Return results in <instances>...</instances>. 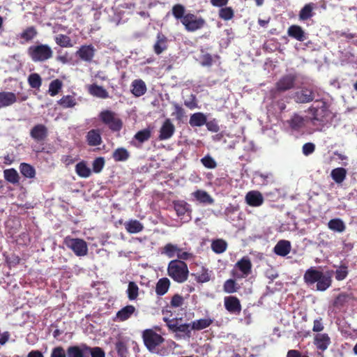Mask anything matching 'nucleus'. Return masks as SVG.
Returning a JSON list of instances; mask_svg holds the SVG:
<instances>
[{"label": "nucleus", "mask_w": 357, "mask_h": 357, "mask_svg": "<svg viewBox=\"0 0 357 357\" xmlns=\"http://www.w3.org/2000/svg\"><path fill=\"white\" fill-rule=\"evenodd\" d=\"M311 114L310 121L316 126V130L321 131L323 128L332 120V114L328 109L327 104L324 101L316 100L307 109Z\"/></svg>", "instance_id": "obj_1"}, {"label": "nucleus", "mask_w": 357, "mask_h": 357, "mask_svg": "<svg viewBox=\"0 0 357 357\" xmlns=\"http://www.w3.org/2000/svg\"><path fill=\"white\" fill-rule=\"evenodd\" d=\"M167 273L174 281L182 283L188 279L189 271L183 261L172 260L168 264Z\"/></svg>", "instance_id": "obj_2"}, {"label": "nucleus", "mask_w": 357, "mask_h": 357, "mask_svg": "<svg viewBox=\"0 0 357 357\" xmlns=\"http://www.w3.org/2000/svg\"><path fill=\"white\" fill-rule=\"evenodd\" d=\"M27 53L34 62L46 61L53 56V51L51 47L42 43H36L30 46L27 50Z\"/></svg>", "instance_id": "obj_3"}, {"label": "nucleus", "mask_w": 357, "mask_h": 357, "mask_svg": "<svg viewBox=\"0 0 357 357\" xmlns=\"http://www.w3.org/2000/svg\"><path fill=\"white\" fill-rule=\"evenodd\" d=\"M144 345L151 352H154L156 347L160 346L165 339L153 329H146L142 333Z\"/></svg>", "instance_id": "obj_4"}, {"label": "nucleus", "mask_w": 357, "mask_h": 357, "mask_svg": "<svg viewBox=\"0 0 357 357\" xmlns=\"http://www.w3.org/2000/svg\"><path fill=\"white\" fill-rule=\"evenodd\" d=\"M100 120L113 131H119L122 128V121L116 114L110 110H104L100 113Z\"/></svg>", "instance_id": "obj_5"}, {"label": "nucleus", "mask_w": 357, "mask_h": 357, "mask_svg": "<svg viewBox=\"0 0 357 357\" xmlns=\"http://www.w3.org/2000/svg\"><path fill=\"white\" fill-rule=\"evenodd\" d=\"M64 243L77 256H84L87 254V245L82 239L66 237L64 239Z\"/></svg>", "instance_id": "obj_6"}, {"label": "nucleus", "mask_w": 357, "mask_h": 357, "mask_svg": "<svg viewBox=\"0 0 357 357\" xmlns=\"http://www.w3.org/2000/svg\"><path fill=\"white\" fill-rule=\"evenodd\" d=\"M315 91L312 87H302L294 95V99L297 103H308L315 98Z\"/></svg>", "instance_id": "obj_7"}, {"label": "nucleus", "mask_w": 357, "mask_h": 357, "mask_svg": "<svg viewBox=\"0 0 357 357\" xmlns=\"http://www.w3.org/2000/svg\"><path fill=\"white\" fill-rule=\"evenodd\" d=\"M182 24L185 29L190 31H194L202 28L204 24V20L202 18H197L192 14L185 15L181 20Z\"/></svg>", "instance_id": "obj_8"}, {"label": "nucleus", "mask_w": 357, "mask_h": 357, "mask_svg": "<svg viewBox=\"0 0 357 357\" xmlns=\"http://www.w3.org/2000/svg\"><path fill=\"white\" fill-rule=\"evenodd\" d=\"M174 207L177 215L181 218L183 222H187L191 220L189 205L185 202H174Z\"/></svg>", "instance_id": "obj_9"}, {"label": "nucleus", "mask_w": 357, "mask_h": 357, "mask_svg": "<svg viewBox=\"0 0 357 357\" xmlns=\"http://www.w3.org/2000/svg\"><path fill=\"white\" fill-rule=\"evenodd\" d=\"M296 76L293 74L284 75L276 84V89L278 91H285L294 86Z\"/></svg>", "instance_id": "obj_10"}, {"label": "nucleus", "mask_w": 357, "mask_h": 357, "mask_svg": "<svg viewBox=\"0 0 357 357\" xmlns=\"http://www.w3.org/2000/svg\"><path fill=\"white\" fill-rule=\"evenodd\" d=\"M96 50L92 45H82L76 52V56L84 61L90 63L93 61Z\"/></svg>", "instance_id": "obj_11"}, {"label": "nucleus", "mask_w": 357, "mask_h": 357, "mask_svg": "<svg viewBox=\"0 0 357 357\" xmlns=\"http://www.w3.org/2000/svg\"><path fill=\"white\" fill-rule=\"evenodd\" d=\"M175 128L170 119L165 121L160 129L159 139L165 140L169 139L174 133Z\"/></svg>", "instance_id": "obj_12"}, {"label": "nucleus", "mask_w": 357, "mask_h": 357, "mask_svg": "<svg viewBox=\"0 0 357 357\" xmlns=\"http://www.w3.org/2000/svg\"><path fill=\"white\" fill-rule=\"evenodd\" d=\"M47 128L43 124H37L30 131L31 137L37 142L43 141L47 136Z\"/></svg>", "instance_id": "obj_13"}, {"label": "nucleus", "mask_w": 357, "mask_h": 357, "mask_svg": "<svg viewBox=\"0 0 357 357\" xmlns=\"http://www.w3.org/2000/svg\"><path fill=\"white\" fill-rule=\"evenodd\" d=\"M287 34L289 37L301 42H303L307 38V34L304 30L298 25L290 26L288 28Z\"/></svg>", "instance_id": "obj_14"}, {"label": "nucleus", "mask_w": 357, "mask_h": 357, "mask_svg": "<svg viewBox=\"0 0 357 357\" xmlns=\"http://www.w3.org/2000/svg\"><path fill=\"white\" fill-rule=\"evenodd\" d=\"M225 308L231 313L239 314L241 306L239 300L234 296H229L225 298Z\"/></svg>", "instance_id": "obj_15"}, {"label": "nucleus", "mask_w": 357, "mask_h": 357, "mask_svg": "<svg viewBox=\"0 0 357 357\" xmlns=\"http://www.w3.org/2000/svg\"><path fill=\"white\" fill-rule=\"evenodd\" d=\"M17 101V96L13 92H0V109L12 105Z\"/></svg>", "instance_id": "obj_16"}, {"label": "nucleus", "mask_w": 357, "mask_h": 357, "mask_svg": "<svg viewBox=\"0 0 357 357\" xmlns=\"http://www.w3.org/2000/svg\"><path fill=\"white\" fill-rule=\"evenodd\" d=\"M245 200L247 204L251 206H259L264 202V197L258 191H250L247 193Z\"/></svg>", "instance_id": "obj_17"}, {"label": "nucleus", "mask_w": 357, "mask_h": 357, "mask_svg": "<svg viewBox=\"0 0 357 357\" xmlns=\"http://www.w3.org/2000/svg\"><path fill=\"white\" fill-rule=\"evenodd\" d=\"M314 343L318 349L323 351L330 345L331 339L326 333H318L314 336Z\"/></svg>", "instance_id": "obj_18"}, {"label": "nucleus", "mask_w": 357, "mask_h": 357, "mask_svg": "<svg viewBox=\"0 0 357 357\" xmlns=\"http://www.w3.org/2000/svg\"><path fill=\"white\" fill-rule=\"evenodd\" d=\"M86 138L88 144L91 146H99L102 143L100 132L98 129L89 130L86 134Z\"/></svg>", "instance_id": "obj_19"}, {"label": "nucleus", "mask_w": 357, "mask_h": 357, "mask_svg": "<svg viewBox=\"0 0 357 357\" xmlns=\"http://www.w3.org/2000/svg\"><path fill=\"white\" fill-rule=\"evenodd\" d=\"M332 273H321V276L317 282L316 287L318 291H325L331 285L332 282Z\"/></svg>", "instance_id": "obj_20"}, {"label": "nucleus", "mask_w": 357, "mask_h": 357, "mask_svg": "<svg viewBox=\"0 0 357 357\" xmlns=\"http://www.w3.org/2000/svg\"><path fill=\"white\" fill-rule=\"evenodd\" d=\"M274 252L279 256L285 257L291 250L290 242L285 240H281L274 247Z\"/></svg>", "instance_id": "obj_21"}, {"label": "nucleus", "mask_w": 357, "mask_h": 357, "mask_svg": "<svg viewBox=\"0 0 357 357\" xmlns=\"http://www.w3.org/2000/svg\"><path fill=\"white\" fill-rule=\"evenodd\" d=\"M322 273L316 269L310 268L304 274V280L308 285L311 286L317 282Z\"/></svg>", "instance_id": "obj_22"}, {"label": "nucleus", "mask_w": 357, "mask_h": 357, "mask_svg": "<svg viewBox=\"0 0 357 357\" xmlns=\"http://www.w3.org/2000/svg\"><path fill=\"white\" fill-rule=\"evenodd\" d=\"M287 123L291 130L298 131L305 126V119L297 114H294Z\"/></svg>", "instance_id": "obj_23"}, {"label": "nucleus", "mask_w": 357, "mask_h": 357, "mask_svg": "<svg viewBox=\"0 0 357 357\" xmlns=\"http://www.w3.org/2000/svg\"><path fill=\"white\" fill-rule=\"evenodd\" d=\"M236 267L242 272L241 277L247 276L251 272L252 264L248 257H244L236 264Z\"/></svg>", "instance_id": "obj_24"}, {"label": "nucleus", "mask_w": 357, "mask_h": 357, "mask_svg": "<svg viewBox=\"0 0 357 357\" xmlns=\"http://www.w3.org/2000/svg\"><path fill=\"white\" fill-rule=\"evenodd\" d=\"M89 93L95 97L105 99L109 98V93L102 86L96 84L90 85L88 88Z\"/></svg>", "instance_id": "obj_25"}, {"label": "nucleus", "mask_w": 357, "mask_h": 357, "mask_svg": "<svg viewBox=\"0 0 357 357\" xmlns=\"http://www.w3.org/2000/svg\"><path fill=\"white\" fill-rule=\"evenodd\" d=\"M84 347H86V344L69 347L67 349V357H85L86 350L84 349Z\"/></svg>", "instance_id": "obj_26"}, {"label": "nucleus", "mask_w": 357, "mask_h": 357, "mask_svg": "<svg viewBox=\"0 0 357 357\" xmlns=\"http://www.w3.org/2000/svg\"><path fill=\"white\" fill-rule=\"evenodd\" d=\"M146 91V86L142 79L134 80L132 83L131 92L136 97L143 96Z\"/></svg>", "instance_id": "obj_27"}, {"label": "nucleus", "mask_w": 357, "mask_h": 357, "mask_svg": "<svg viewBox=\"0 0 357 357\" xmlns=\"http://www.w3.org/2000/svg\"><path fill=\"white\" fill-rule=\"evenodd\" d=\"M126 231L130 234H136L144 229L143 225L137 220H130L124 223Z\"/></svg>", "instance_id": "obj_28"}, {"label": "nucleus", "mask_w": 357, "mask_h": 357, "mask_svg": "<svg viewBox=\"0 0 357 357\" xmlns=\"http://www.w3.org/2000/svg\"><path fill=\"white\" fill-rule=\"evenodd\" d=\"M136 311L133 305H127L116 313V319L123 321L128 319Z\"/></svg>", "instance_id": "obj_29"}, {"label": "nucleus", "mask_w": 357, "mask_h": 357, "mask_svg": "<svg viewBox=\"0 0 357 357\" xmlns=\"http://www.w3.org/2000/svg\"><path fill=\"white\" fill-rule=\"evenodd\" d=\"M206 116L202 112H197L190 116L189 123L192 127H200L205 125Z\"/></svg>", "instance_id": "obj_30"}, {"label": "nucleus", "mask_w": 357, "mask_h": 357, "mask_svg": "<svg viewBox=\"0 0 357 357\" xmlns=\"http://www.w3.org/2000/svg\"><path fill=\"white\" fill-rule=\"evenodd\" d=\"M167 39L163 34H158L157 40L153 46V50L156 54H161L167 48Z\"/></svg>", "instance_id": "obj_31"}, {"label": "nucleus", "mask_w": 357, "mask_h": 357, "mask_svg": "<svg viewBox=\"0 0 357 357\" xmlns=\"http://www.w3.org/2000/svg\"><path fill=\"white\" fill-rule=\"evenodd\" d=\"M328 227L332 231L342 233L346 229L344 222L340 218L331 220L328 223Z\"/></svg>", "instance_id": "obj_32"}, {"label": "nucleus", "mask_w": 357, "mask_h": 357, "mask_svg": "<svg viewBox=\"0 0 357 357\" xmlns=\"http://www.w3.org/2000/svg\"><path fill=\"white\" fill-rule=\"evenodd\" d=\"M179 251L180 248L177 245L167 243L162 248L161 253L167 255L169 258H173L177 256Z\"/></svg>", "instance_id": "obj_33"}, {"label": "nucleus", "mask_w": 357, "mask_h": 357, "mask_svg": "<svg viewBox=\"0 0 357 357\" xmlns=\"http://www.w3.org/2000/svg\"><path fill=\"white\" fill-rule=\"evenodd\" d=\"M3 175L5 179L12 184H17L20 181V176L15 169H5Z\"/></svg>", "instance_id": "obj_34"}, {"label": "nucleus", "mask_w": 357, "mask_h": 357, "mask_svg": "<svg viewBox=\"0 0 357 357\" xmlns=\"http://www.w3.org/2000/svg\"><path fill=\"white\" fill-rule=\"evenodd\" d=\"M170 282L168 278H163L158 280L156 284L155 292L158 295H164L169 289Z\"/></svg>", "instance_id": "obj_35"}, {"label": "nucleus", "mask_w": 357, "mask_h": 357, "mask_svg": "<svg viewBox=\"0 0 357 357\" xmlns=\"http://www.w3.org/2000/svg\"><path fill=\"white\" fill-rule=\"evenodd\" d=\"M347 171L344 168L338 167L333 169L331 173L332 178L337 183H341L346 178Z\"/></svg>", "instance_id": "obj_36"}, {"label": "nucleus", "mask_w": 357, "mask_h": 357, "mask_svg": "<svg viewBox=\"0 0 357 357\" xmlns=\"http://www.w3.org/2000/svg\"><path fill=\"white\" fill-rule=\"evenodd\" d=\"M21 174L26 178H33L36 175L34 167L27 163H21L20 166Z\"/></svg>", "instance_id": "obj_37"}, {"label": "nucleus", "mask_w": 357, "mask_h": 357, "mask_svg": "<svg viewBox=\"0 0 357 357\" xmlns=\"http://www.w3.org/2000/svg\"><path fill=\"white\" fill-rule=\"evenodd\" d=\"M211 319H201L191 323L192 330L200 331L208 327L212 324Z\"/></svg>", "instance_id": "obj_38"}, {"label": "nucleus", "mask_w": 357, "mask_h": 357, "mask_svg": "<svg viewBox=\"0 0 357 357\" xmlns=\"http://www.w3.org/2000/svg\"><path fill=\"white\" fill-rule=\"evenodd\" d=\"M195 197L200 202L204 204H211L213 203V199L204 190H197L194 192Z\"/></svg>", "instance_id": "obj_39"}, {"label": "nucleus", "mask_w": 357, "mask_h": 357, "mask_svg": "<svg viewBox=\"0 0 357 357\" xmlns=\"http://www.w3.org/2000/svg\"><path fill=\"white\" fill-rule=\"evenodd\" d=\"M314 4L310 3L304 6L299 13V18L301 20H306L313 15Z\"/></svg>", "instance_id": "obj_40"}, {"label": "nucleus", "mask_w": 357, "mask_h": 357, "mask_svg": "<svg viewBox=\"0 0 357 357\" xmlns=\"http://www.w3.org/2000/svg\"><path fill=\"white\" fill-rule=\"evenodd\" d=\"M57 102L63 108H71L77 104L75 98L69 95L63 96Z\"/></svg>", "instance_id": "obj_41"}, {"label": "nucleus", "mask_w": 357, "mask_h": 357, "mask_svg": "<svg viewBox=\"0 0 357 357\" xmlns=\"http://www.w3.org/2000/svg\"><path fill=\"white\" fill-rule=\"evenodd\" d=\"M55 42L62 47H71L73 44L70 37L64 34H59L55 37Z\"/></svg>", "instance_id": "obj_42"}, {"label": "nucleus", "mask_w": 357, "mask_h": 357, "mask_svg": "<svg viewBox=\"0 0 357 357\" xmlns=\"http://www.w3.org/2000/svg\"><path fill=\"white\" fill-rule=\"evenodd\" d=\"M37 33V31L33 26H29L20 33V38L28 42L33 39Z\"/></svg>", "instance_id": "obj_43"}, {"label": "nucleus", "mask_w": 357, "mask_h": 357, "mask_svg": "<svg viewBox=\"0 0 357 357\" xmlns=\"http://www.w3.org/2000/svg\"><path fill=\"white\" fill-rule=\"evenodd\" d=\"M130 156L128 151L123 148H119L113 153V158L116 161H125Z\"/></svg>", "instance_id": "obj_44"}, {"label": "nucleus", "mask_w": 357, "mask_h": 357, "mask_svg": "<svg viewBox=\"0 0 357 357\" xmlns=\"http://www.w3.org/2000/svg\"><path fill=\"white\" fill-rule=\"evenodd\" d=\"M227 243L222 239L213 241L211 244V248L215 253H222L226 250Z\"/></svg>", "instance_id": "obj_45"}, {"label": "nucleus", "mask_w": 357, "mask_h": 357, "mask_svg": "<svg viewBox=\"0 0 357 357\" xmlns=\"http://www.w3.org/2000/svg\"><path fill=\"white\" fill-rule=\"evenodd\" d=\"M75 170L79 176L84 178L89 177L91 173V169L82 162L76 165Z\"/></svg>", "instance_id": "obj_46"}, {"label": "nucleus", "mask_w": 357, "mask_h": 357, "mask_svg": "<svg viewBox=\"0 0 357 357\" xmlns=\"http://www.w3.org/2000/svg\"><path fill=\"white\" fill-rule=\"evenodd\" d=\"M28 83L31 88L39 89L42 84V79L38 73H31L28 77Z\"/></svg>", "instance_id": "obj_47"}, {"label": "nucleus", "mask_w": 357, "mask_h": 357, "mask_svg": "<svg viewBox=\"0 0 357 357\" xmlns=\"http://www.w3.org/2000/svg\"><path fill=\"white\" fill-rule=\"evenodd\" d=\"M335 279L338 281L343 280L348 275V266L345 264H342L337 267L335 272Z\"/></svg>", "instance_id": "obj_48"}, {"label": "nucleus", "mask_w": 357, "mask_h": 357, "mask_svg": "<svg viewBox=\"0 0 357 357\" xmlns=\"http://www.w3.org/2000/svg\"><path fill=\"white\" fill-rule=\"evenodd\" d=\"M62 87V82L56 79L50 82L48 92L51 96L59 93Z\"/></svg>", "instance_id": "obj_49"}, {"label": "nucleus", "mask_w": 357, "mask_h": 357, "mask_svg": "<svg viewBox=\"0 0 357 357\" xmlns=\"http://www.w3.org/2000/svg\"><path fill=\"white\" fill-rule=\"evenodd\" d=\"M84 349L86 350V355L90 354L91 357H105V353L100 347H90L86 345Z\"/></svg>", "instance_id": "obj_50"}, {"label": "nucleus", "mask_w": 357, "mask_h": 357, "mask_svg": "<svg viewBox=\"0 0 357 357\" xmlns=\"http://www.w3.org/2000/svg\"><path fill=\"white\" fill-rule=\"evenodd\" d=\"M139 288L135 282H130L127 289L128 297L130 300H135L138 296Z\"/></svg>", "instance_id": "obj_51"}, {"label": "nucleus", "mask_w": 357, "mask_h": 357, "mask_svg": "<svg viewBox=\"0 0 357 357\" xmlns=\"http://www.w3.org/2000/svg\"><path fill=\"white\" fill-rule=\"evenodd\" d=\"M219 16L225 20H229L234 17V10L231 7L222 8L219 10Z\"/></svg>", "instance_id": "obj_52"}, {"label": "nucleus", "mask_w": 357, "mask_h": 357, "mask_svg": "<svg viewBox=\"0 0 357 357\" xmlns=\"http://www.w3.org/2000/svg\"><path fill=\"white\" fill-rule=\"evenodd\" d=\"M202 165L208 169H214L217 166L215 160L209 155H206L201 159Z\"/></svg>", "instance_id": "obj_53"}, {"label": "nucleus", "mask_w": 357, "mask_h": 357, "mask_svg": "<svg viewBox=\"0 0 357 357\" xmlns=\"http://www.w3.org/2000/svg\"><path fill=\"white\" fill-rule=\"evenodd\" d=\"M151 136L150 130L147 129H144L143 130H140L136 133L135 135V138L140 142H144L149 139Z\"/></svg>", "instance_id": "obj_54"}, {"label": "nucleus", "mask_w": 357, "mask_h": 357, "mask_svg": "<svg viewBox=\"0 0 357 357\" xmlns=\"http://www.w3.org/2000/svg\"><path fill=\"white\" fill-rule=\"evenodd\" d=\"M185 13V8L181 4L174 6L172 8V13L176 19H183Z\"/></svg>", "instance_id": "obj_55"}, {"label": "nucleus", "mask_w": 357, "mask_h": 357, "mask_svg": "<svg viewBox=\"0 0 357 357\" xmlns=\"http://www.w3.org/2000/svg\"><path fill=\"white\" fill-rule=\"evenodd\" d=\"M196 279L199 282H206L210 280V274L207 269L202 268L200 273L196 275Z\"/></svg>", "instance_id": "obj_56"}, {"label": "nucleus", "mask_w": 357, "mask_h": 357, "mask_svg": "<svg viewBox=\"0 0 357 357\" xmlns=\"http://www.w3.org/2000/svg\"><path fill=\"white\" fill-rule=\"evenodd\" d=\"M105 165L104 158L102 157L96 158L93 162V170L96 173H99Z\"/></svg>", "instance_id": "obj_57"}, {"label": "nucleus", "mask_w": 357, "mask_h": 357, "mask_svg": "<svg viewBox=\"0 0 357 357\" xmlns=\"http://www.w3.org/2000/svg\"><path fill=\"white\" fill-rule=\"evenodd\" d=\"M183 298L179 294H175L171 301V305L174 307H178L183 304Z\"/></svg>", "instance_id": "obj_58"}, {"label": "nucleus", "mask_w": 357, "mask_h": 357, "mask_svg": "<svg viewBox=\"0 0 357 357\" xmlns=\"http://www.w3.org/2000/svg\"><path fill=\"white\" fill-rule=\"evenodd\" d=\"M224 291L227 293H234L236 291L235 282L233 280H227L224 284Z\"/></svg>", "instance_id": "obj_59"}, {"label": "nucleus", "mask_w": 357, "mask_h": 357, "mask_svg": "<svg viewBox=\"0 0 357 357\" xmlns=\"http://www.w3.org/2000/svg\"><path fill=\"white\" fill-rule=\"evenodd\" d=\"M315 150V145L313 143L308 142L305 143L302 148L303 153L305 155H309L312 154Z\"/></svg>", "instance_id": "obj_60"}, {"label": "nucleus", "mask_w": 357, "mask_h": 357, "mask_svg": "<svg viewBox=\"0 0 357 357\" xmlns=\"http://www.w3.org/2000/svg\"><path fill=\"white\" fill-rule=\"evenodd\" d=\"M51 357H67V353L61 347H56L52 349Z\"/></svg>", "instance_id": "obj_61"}, {"label": "nucleus", "mask_w": 357, "mask_h": 357, "mask_svg": "<svg viewBox=\"0 0 357 357\" xmlns=\"http://www.w3.org/2000/svg\"><path fill=\"white\" fill-rule=\"evenodd\" d=\"M116 349L121 357H126L127 354V348L123 342H116Z\"/></svg>", "instance_id": "obj_62"}, {"label": "nucleus", "mask_w": 357, "mask_h": 357, "mask_svg": "<svg viewBox=\"0 0 357 357\" xmlns=\"http://www.w3.org/2000/svg\"><path fill=\"white\" fill-rule=\"evenodd\" d=\"M213 59L211 54H204L201 56V64L204 66H210L212 65Z\"/></svg>", "instance_id": "obj_63"}, {"label": "nucleus", "mask_w": 357, "mask_h": 357, "mask_svg": "<svg viewBox=\"0 0 357 357\" xmlns=\"http://www.w3.org/2000/svg\"><path fill=\"white\" fill-rule=\"evenodd\" d=\"M205 125L207 129L213 132H217L220 130L219 126L218 125L217 122L214 120L208 122L206 121Z\"/></svg>", "instance_id": "obj_64"}]
</instances>
